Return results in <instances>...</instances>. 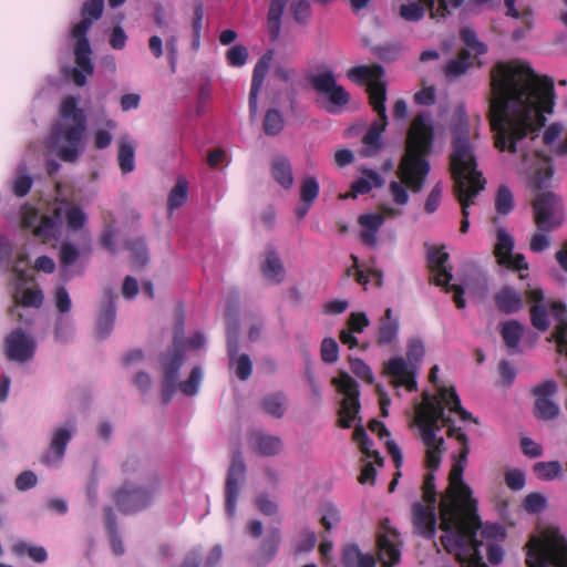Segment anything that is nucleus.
Masks as SVG:
<instances>
[{
    "label": "nucleus",
    "mask_w": 567,
    "mask_h": 567,
    "mask_svg": "<svg viewBox=\"0 0 567 567\" xmlns=\"http://www.w3.org/2000/svg\"><path fill=\"white\" fill-rule=\"evenodd\" d=\"M370 320L364 312H351L347 319V329L354 333H361L369 327Z\"/></svg>",
    "instance_id": "obj_62"
},
{
    "label": "nucleus",
    "mask_w": 567,
    "mask_h": 567,
    "mask_svg": "<svg viewBox=\"0 0 567 567\" xmlns=\"http://www.w3.org/2000/svg\"><path fill=\"white\" fill-rule=\"evenodd\" d=\"M135 144L127 138L118 141L117 163L122 174H128L135 168Z\"/></svg>",
    "instance_id": "obj_33"
},
{
    "label": "nucleus",
    "mask_w": 567,
    "mask_h": 567,
    "mask_svg": "<svg viewBox=\"0 0 567 567\" xmlns=\"http://www.w3.org/2000/svg\"><path fill=\"white\" fill-rule=\"evenodd\" d=\"M74 425L59 427L54 431L50 444V450L55 454L58 458H62L69 442L72 439Z\"/></svg>",
    "instance_id": "obj_36"
},
{
    "label": "nucleus",
    "mask_w": 567,
    "mask_h": 567,
    "mask_svg": "<svg viewBox=\"0 0 567 567\" xmlns=\"http://www.w3.org/2000/svg\"><path fill=\"white\" fill-rule=\"evenodd\" d=\"M234 364L236 368V375L239 380L246 381L250 378L252 373V363L248 354L243 353L238 357H236L230 363Z\"/></svg>",
    "instance_id": "obj_58"
},
{
    "label": "nucleus",
    "mask_w": 567,
    "mask_h": 567,
    "mask_svg": "<svg viewBox=\"0 0 567 567\" xmlns=\"http://www.w3.org/2000/svg\"><path fill=\"white\" fill-rule=\"evenodd\" d=\"M250 446L262 456H274L282 450V441L277 435L254 431L248 436Z\"/></svg>",
    "instance_id": "obj_22"
},
{
    "label": "nucleus",
    "mask_w": 567,
    "mask_h": 567,
    "mask_svg": "<svg viewBox=\"0 0 567 567\" xmlns=\"http://www.w3.org/2000/svg\"><path fill=\"white\" fill-rule=\"evenodd\" d=\"M80 257V250L71 243L61 244L59 251V260L63 270L72 266Z\"/></svg>",
    "instance_id": "obj_52"
},
{
    "label": "nucleus",
    "mask_w": 567,
    "mask_h": 567,
    "mask_svg": "<svg viewBox=\"0 0 567 567\" xmlns=\"http://www.w3.org/2000/svg\"><path fill=\"white\" fill-rule=\"evenodd\" d=\"M515 241L505 228L499 227L496 231V244L494 255L498 265L506 262L505 260L513 254Z\"/></svg>",
    "instance_id": "obj_34"
},
{
    "label": "nucleus",
    "mask_w": 567,
    "mask_h": 567,
    "mask_svg": "<svg viewBox=\"0 0 567 567\" xmlns=\"http://www.w3.org/2000/svg\"><path fill=\"white\" fill-rule=\"evenodd\" d=\"M467 447L462 452V461L449 474V487L440 503V528L445 532L441 544L453 554L461 567H488L482 558L477 532L482 522L477 514V502L472 498V489L463 481L467 463Z\"/></svg>",
    "instance_id": "obj_2"
},
{
    "label": "nucleus",
    "mask_w": 567,
    "mask_h": 567,
    "mask_svg": "<svg viewBox=\"0 0 567 567\" xmlns=\"http://www.w3.org/2000/svg\"><path fill=\"white\" fill-rule=\"evenodd\" d=\"M68 227L72 230H80L85 225L87 217L80 207H71L65 213Z\"/></svg>",
    "instance_id": "obj_60"
},
{
    "label": "nucleus",
    "mask_w": 567,
    "mask_h": 567,
    "mask_svg": "<svg viewBox=\"0 0 567 567\" xmlns=\"http://www.w3.org/2000/svg\"><path fill=\"white\" fill-rule=\"evenodd\" d=\"M460 38L467 48L475 52L476 55H483L487 52V45L478 40L476 31L473 28H462L460 30Z\"/></svg>",
    "instance_id": "obj_46"
},
{
    "label": "nucleus",
    "mask_w": 567,
    "mask_h": 567,
    "mask_svg": "<svg viewBox=\"0 0 567 567\" xmlns=\"http://www.w3.org/2000/svg\"><path fill=\"white\" fill-rule=\"evenodd\" d=\"M333 383L338 390L344 394L343 400H359V384L358 382L347 373H341L339 379H333Z\"/></svg>",
    "instance_id": "obj_44"
},
{
    "label": "nucleus",
    "mask_w": 567,
    "mask_h": 567,
    "mask_svg": "<svg viewBox=\"0 0 567 567\" xmlns=\"http://www.w3.org/2000/svg\"><path fill=\"white\" fill-rule=\"evenodd\" d=\"M184 362V354L179 349H174L166 362H164V379L177 382L179 369Z\"/></svg>",
    "instance_id": "obj_42"
},
{
    "label": "nucleus",
    "mask_w": 567,
    "mask_h": 567,
    "mask_svg": "<svg viewBox=\"0 0 567 567\" xmlns=\"http://www.w3.org/2000/svg\"><path fill=\"white\" fill-rule=\"evenodd\" d=\"M424 400H425V402L417 410L416 416L426 419L429 421L427 422L429 425L433 424L436 421H441V423L444 426L449 427L447 436L455 437L461 444V447L458 451V457L453 463L452 468H451V470H453L454 466L462 461L461 456H462V452L464 451V449L467 447V450H470V441H468L467 435L462 431L461 427H456V426L452 425L453 420L445 414L444 408H447L451 412L456 413L463 421H472V420L474 422H477V421L474 420L472 414L462 406L460 396L456 393V390L454 386L440 388L437 401L431 400L429 398V394H426V393L424 394ZM468 454H470V451H467V455ZM452 471H450V473Z\"/></svg>",
    "instance_id": "obj_6"
},
{
    "label": "nucleus",
    "mask_w": 567,
    "mask_h": 567,
    "mask_svg": "<svg viewBox=\"0 0 567 567\" xmlns=\"http://www.w3.org/2000/svg\"><path fill=\"white\" fill-rule=\"evenodd\" d=\"M37 349L34 338L21 328L11 331L4 340V352L10 361L25 363L33 359Z\"/></svg>",
    "instance_id": "obj_14"
},
{
    "label": "nucleus",
    "mask_w": 567,
    "mask_h": 567,
    "mask_svg": "<svg viewBox=\"0 0 567 567\" xmlns=\"http://www.w3.org/2000/svg\"><path fill=\"white\" fill-rule=\"evenodd\" d=\"M261 271L265 278L274 284H280L285 279L284 265L275 250H270L266 255V259L261 265Z\"/></svg>",
    "instance_id": "obj_31"
},
{
    "label": "nucleus",
    "mask_w": 567,
    "mask_h": 567,
    "mask_svg": "<svg viewBox=\"0 0 567 567\" xmlns=\"http://www.w3.org/2000/svg\"><path fill=\"white\" fill-rule=\"evenodd\" d=\"M285 126L284 116L277 109H269L264 117V132L269 136L281 133Z\"/></svg>",
    "instance_id": "obj_41"
},
{
    "label": "nucleus",
    "mask_w": 567,
    "mask_h": 567,
    "mask_svg": "<svg viewBox=\"0 0 567 567\" xmlns=\"http://www.w3.org/2000/svg\"><path fill=\"white\" fill-rule=\"evenodd\" d=\"M245 474L246 464L241 453L237 451L233 456L225 485L226 512L230 518H233L236 514L239 485L240 482L245 478Z\"/></svg>",
    "instance_id": "obj_16"
},
{
    "label": "nucleus",
    "mask_w": 567,
    "mask_h": 567,
    "mask_svg": "<svg viewBox=\"0 0 567 567\" xmlns=\"http://www.w3.org/2000/svg\"><path fill=\"white\" fill-rule=\"evenodd\" d=\"M426 419L416 416V424L421 432V440L425 445V466L431 470H439L442 462V453L444 439L437 436V432L441 431V421H436L429 425Z\"/></svg>",
    "instance_id": "obj_13"
},
{
    "label": "nucleus",
    "mask_w": 567,
    "mask_h": 567,
    "mask_svg": "<svg viewBox=\"0 0 567 567\" xmlns=\"http://www.w3.org/2000/svg\"><path fill=\"white\" fill-rule=\"evenodd\" d=\"M515 207L514 195L508 186L501 185L495 196V209L498 215L507 216Z\"/></svg>",
    "instance_id": "obj_38"
},
{
    "label": "nucleus",
    "mask_w": 567,
    "mask_h": 567,
    "mask_svg": "<svg viewBox=\"0 0 567 567\" xmlns=\"http://www.w3.org/2000/svg\"><path fill=\"white\" fill-rule=\"evenodd\" d=\"M62 220V210L60 207L54 208L51 215H43L39 224L33 228V235L43 241L55 238L58 228Z\"/></svg>",
    "instance_id": "obj_25"
},
{
    "label": "nucleus",
    "mask_w": 567,
    "mask_h": 567,
    "mask_svg": "<svg viewBox=\"0 0 567 567\" xmlns=\"http://www.w3.org/2000/svg\"><path fill=\"white\" fill-rule=\"evenodd\" d=\"M116 309L112 297L105 301L100 310L99 319L96 323V334L99 338H106L114 326Z\"/></svg>",
    "instance_id": "obj_29"
},
{
    "label": "nucleus",
    "mask_w": 567,
    "mask_h": 567,
    "mask_svg": "<svg viewBox=\"0 0 567 567\" xmlns=\"http://www.w3.org/2000/svg\"><path fill=\"white\" fill-rule=\"evenodd\" d=\"M321 360L326 363H334L339 359V346L333 338H324L320 347Z\"/></svg>",
    "instance_id": "obj_54"
},
{
    "label": "nucleus",
    "mask_w": 567,
    "mask_h": 567,
    "mask_svg": "<svg viewBox=\"0 0 567 567\" xmlns=\"http://www.w3.org/2000/svg\"><path fill=\"white\" fill-rule=\"evenodd\" d=\"M494 301L497 309L505 313H516L524 307L522 295L509 286L503 287L494 295Z\"/></svg>",
    "instance_id": "obj_24"
},
{
    "label": "nucleus",
    "mask_w": 567,
    "mask_h": 567,
    "mask_svg": "<svg viewBox=\"0 0 567 567\" xmlns=\"http://www.w3.org/2000/svg\"><path fill=\"white\" fill-rule=\"evenodd\" d=\"M320 190L319 182L315 176H306L300 185V202L313 204L318 198Z\"/></svg>",
    "instance_id": "obj_48"
},
{
    "label": "nucleus",
    "mask_w": 567,
    "mask_h": 567,
    "mask_svg": "<svg viewBox=\"0 0 567 567\" xmlns=\"http://www.w3.org/2000/svg\"><path fill=\"white\" fill-rule=\"evenodd\" d=\"M450 255L444 250V247H433L427 255V267L433 274L434 284L443 287L445 292H453V300L456 307L463 309L466 306L464 289L460 285H450L453 275L452 269L446 267Z\"/></svg>",
    "instance_id": "obj_12"
},
{
    "label": "nucleus",
    "mask_w": 567,
    "mask_h": 567,
    "mask_svg": "<svg viewBox=\"0 0 567 567\" xmlns=\"http://www.w3.org/2000/svg\"><path fill=\"white\" fill-rule=\"evenodd\" d=\"M547 506L546 497L540 493H530L526 495L523 502V507L527 513L538 514Z\"/></svg>",
    "instance_id": "obj_56"
},
{
    "label": "nucleus",
    "mask_w": 567,
    "mask_h": 567,
    "mask_svg": "<svg viewBox=\"0 0 567 567\" xmlns=\"http://www.w3.org/2000/svg\"><path fill=\"white\" fill-rule=\"evenodd\" d=\"M12 551L17 556L28 555L35 563H44L48 559V553L44 547L29 545L24 542L14 544Z\"/></svg>",
    "instance_id": "obj_43"
},
{
    "label": "nucleus",
    "mask_w": 567,
    "mask_h": 567,
    "mask_svg": "<svg viewBox=\"0 0 567 567\" xmlns=\"http://www.w3.org/2000/svg\"><path fill=\"white\" fill-rule=\"evenodd\" d=\"M274 52L272 50L267 51L256 63L252 78L250 92L248 97V109L251 117H255L258 111V95L261 91L266 74L269 70L270 63L272 61Z\"/></svg>",
    "instance_id": "obj_19"
},
{
    "label": "nucleus",
    "mask_w": 567,
    "mask_h": 567,
    "mask_svg": "<svg viewBox=\"0 0 567 567\" xmlns=\"http://www.w3.org/2000/svg\"><path fill=\"white\" fill-rule=\"evenodd\" d=\"M226 59L231 66H243L247 62L248 51L241 44L234 45L227 51Z\"/></svg>",
    "instance_id": "obj_61"
},
{
    "label": "nucleus",
    "mask_w": 567,
    "mask_h": 567,
    "mask_svg": "<svg viewBox=\"0 0 567 567\" xmlns=\"http://www.w3.org/2000/svg\"><path fill=\"white\" fill-rule=\"evenodd\" d=\"M260 406L267 415L281 419L287 410V398L282 392L270 393L260 400Z\"/></svg>",
    "instance_id": "obj_32"
},
{
    "label": "nucleus",
    "mask_w": 567,
    "mask_h": 567,
    "mask_svg": "<svg viewBox=\"0 0 567 567\" xmlns=\"http://www.w3.org/2000/svg\"><path fill=\"white\" fill-rule=\"evenodd\" d=\"M527 567H567V545L557 528L547 527L525 545Z\"/></svg>",
    "instance_id": "obj_8"
},
{
    "label": "nucleus",
    "mask_w": 567,
    "mask_h": 567,
    "mask_svg": "<svg viewBox=\"0 0 567 567\" xmlns=\"http://www.w3.org/2000/svg\"><path fill=\"white\" fill-rule=\"evenodd\" d=\"M524 333V326L517 320H508L501 329L502 339L508 349L509 354L520 352L519 342Z\"/></svg>",
    "instance_id": "obj_26"
},
{
    "label": "nucleus",
    "mask_w": 567,
    "mask_h": 567,
    "mask_svg": "<svg viewBox=\"0 0 567 567\" xmlns=\"http://www.w3.org/2000/svg\"><path fill=\"white\" fill-rule=\"evenodd\" d=\"M359 410V400H342L339 411V426L342 429H350L354 420L358 417Z\"/></svg>",
    "instance_id": "obj_37"
},
{
    "label": "nucleus",
    "mask_w": 567,
    "mask_h": 567,
    "mask_svg": "<svg viewBox=\"0 0 567 567\" xmlns=\"http://www.w3.org/2000/svg\"><path fill=\"white\" fill-rule=\"evenodd\" d=\"M398 538L396 530L388 527L386 522H383L377 537L378 558L382 567H392L400 563L401 551L396 546Z\"/></svg>",
    "instance_id": "obj_17"
},
{
    "label": "nucleus",
    "mask_w": 567,
    "mask_h": 567,
    "mask_svg": "<svg viewBox=\"0 0 567 567\" xmlns=\"http://www.w3.org/2000/svg\"><path fill=\"white\" fill-rule=\"evenodd\" d=\"M559 414V406L550 399L535 400V416L545 421L554 420Z\"/></svg>",
    "instance_id": "obj_50"
},
{
    "label": "nucleus",
    "mask_w": 567,
    "mask_h": 567,
    "mask_svg": "<svg viewBox=\"0 0 567 567\" xmlns=\"http://www.w3.org/2000/svg\"><path fill=\"white\" fill-rule=\"evenodd\" d=\"M525 297L530 303L529 317L532 326L545 332L550 327L549 311L556 320V327L553 332V338L556 340L558 347L566 348L567 355V306L561 300L546 299L545 292L542 288L528 289L525 291Z\"/></svg>",
    "instance_id": "obj_7"
},
{
    "label": "nucleus",
    "mask_w": 567,
    "mask_h": 567,
    "mask_svg": "<svg viewBox=\"0 0 567 567\" xmlns=\"http://www.w3.org/2000/svg\"><path fill=\"white\" fill-rule=\"evenodd\" d=\"M271 175L285 189H289L293 184L292 167L285 156L279 155L272 158Z\"/></svg>",
    "instance_id": "obj_28"
},
{
    "label": "nucleus",
    "mask_w": 567,
    "mask_h": 567,
    "mask_svg": "<svg viewBox=\"0 0 567 567\" xmlns=\"http://www.w3.org/2000/svg\"><path fill=\"white\" fill-rule=\"evenodd\" d=\"M534 223L538 230L550 233L564 221L561 199L553 192L537 194L533 202Z\"/></svg>",
    "instance_id": "obj_11"
},
{
    "label": "nucleus",
    "mask_w": 567,
    "mask_h": 567,
    "mask_svg": "<svg viewBox=\"0 0 567 567\" xmlns=\"http://www.w3.org/2000/svg\"><path fill=\"white\" fill-rule=\"evenodd\" d=\"M533 468L537 477L543 481H551L561 473V465L558 461L537 462Z\"/></svg>",
    "instance_id": "obj_49"
},
{
    "label": "nucleus",
    "mask_w": 567,
    "mask_h": 567,
    "mask_svg": "<svg viewBox=\"0 0 567 567\" xmlns=\"http://www.w3.org/2000/svg\"><path fill=\"white\" fill-rule=\"evenodd\" d=\"M425 9H427L426 6L421 1L402 4L400 7V16L405 21L416 22L424 17Z\"/></svg>",
    "instance_id": "obj_53"
},
{
    "label": "nucleus",
    "mask_w": 567,
    "mask_h": 567,
    "mask_svg": "<svg viewBox=\"0 0 567 567\" xmlns=\"http://www.w3.org/2000/svg\"><path fill=\"white\" fill-rule=\"evenodd\" d=\"M435 128L429 113H419L411 122L406 133L405 151L399 163L398 181H391L389 192L393 202L404 206L409 202L406 187L420 193L430 173L427 156L432 152Z\"/></svg>",
    "instance_id": "obj_3"
},
{
    "label": "nucleus",
    "mask_w": 567,
    "mask_h": 567,
    "mask_svg": "<svg viewBox=\"0 0 567 567\" xmlns=\"http://www.w3.org/2000/svg\"><path fill=\"white\" fill-rule=\"evenodd\" d=\"M361 555L357 544H347L342 549L341 561L343 567H355Z\"/></svg>",
    "instance_id": "obj_64"
},
{
    "label": "nucleus",
    "mask_w": 567,
    "mask_h": 567,
    "mask_svg": "<svg viewBox=\"0 0 567 567\" xmlns=\"http://www.w3.org/2000/svg\"><path fill=\"white\" fill-rule=\"evenodd\" d=\"M308 81L317 92L327 95L332 105L344 106L349 103L350 94L343 86L337 84L334 73L331 70L309 75Z\"/></svg>",
    "instance_id": "obj_15"
},
{
    "label": "nucleus",
    "mask_w": 567,
    "mask_h": 567,
    "mask_svg": "<svg viewBox=\"0 0 567 567\" xmlns=\"http://www.w3.org/2000/svg\"><path fill=\"white\" fill-rule=\"evenodd\" d=\"M291 13L296 22L303 24L311 16V7L309 1L299 0L291 4Z\"/></svg>",
    "instance_id": "obj_63"
},
{
    "label": "nucleus",
    "mask_w": 567,
    "mask_h": 567,
    "mask_svg": "<svg viewBox=\"0 0 567 567\" xmlns=\"http://www.w3.org/2000/svg\"><path fill=\"white\" fill-rule=\"evenodd\" d=\"M472 64L471 52L467 49H461L456 58L446 63L444 69L445 75L447 78H458L465 74Z\"/></svg>",
    "instance_id": "obj_35"
},
{
    "label": "nucleus",
    "mask_w": 567,
    "mask_h": 567,
    "mask_svg": "<svg viewBox=\"0 0 567 567\" xmlns=\"http://www.w3.org/2000/svg\"><path fill=\"white\" fill-rule=\"evenodd\" d=\"M414 532L425 539H434L436 534V513L434 504L416 502L412 506Z\"/></svg>",
    "instance_id": "obj_18"
},
{
    "label": "nucleus",
    "mask_w": 567,
    "mask_h": 567,
    "mask_svg": "<svg viewBox=\"0 0 567 567\" xmlns=\"http://www.w3.org/2000/svg\"><path fill=\"white\" fill-rule=\"evenodd\" d=\"M43 292L40 288H27L17 302L23 307L40 308L43 305Z\"/></svg>",
    "instance_id": "obj_55"
},
{
    "label": "nucleus",
    "mask_w": 567,
    "mask_h": 567,
    "mask_svg": "<svg viewBox=\"0 0 567 567\" xmlns=\"http://www.w3.org/2000/svg\"><path fill=\"white\" fill-rule=\"evenodd\" d=\"M159 480L156 475H148L138 483L126 482L117 489L113 499L117 508L124 514H135L147 508L159 491Z\"/></svg>",
    "instance_id": "obj_9"
},
{
    "label": "nucleus",
    "mask_w": 567,
    "mask_h": 567,
    "mask_svg": "<svg viewBox=\"0 0 567 567\" xmlns=\"http://www.w3.org/2000/svg\"><path fill=\"white\" fill-rule=\"evenodd\" d=\"M281 534L279 528H272L260 545L259 551L267 560L272 559L280 546Z\"/></svg>",
    "instance_id": "obj_45"
},
{
    "label": "nucleus",
    "mask_w": 567,
    "mask_h": 567,
    "mask_svg": "<svg viewBox=\"0 0 567 567\" xmlns=\"http://www.w3.org/2000/svg\"><path fill=\"white\" fill-rule=\"evenodd\" d=\"M384 181L378 172L373 169H364L363 176L352 183L351 194L348 196L355 198L359 194H368L372 187H381Z\"/></svg>",
    "instance_id": "obj_30"
},
{
    "label": "nucleus",
    "mask_w": 567,
    "mask_h": 567,
    "mask_svg": "<svg viewBox=\"0 0 567 567\" xmlns=\"http://www.w3.org/2000/svg\"><path fill=\"white\" fill-rule=\"evenodd\" d=\"M487 118L499 152L519 154L524 164L547 161L532 144L554 109L555 87L549 76H540L519 62H499L491 72Z\"/></svg>",
    "instance_id": "obj_1"
},
{
    "label": "nucleus",
    "mask_w": 567,
    "mask_h": 567,
    "mask_svg": "<svg viewBox=\"0 0 567 567\" xmlns=\"http://www.w3.org/2000/svg\"><path fill=\"white\" fill-rule=\"evenodd\" d=\"M317 540L318 539L315 532L308 528L302 529L295 546V555L311 551L316 547Z\"/></svg>",
    "instance_id": "obj_51"
},
{
    "label": "nucleus",
    "mask_w": 567,
    "mask_h": 567,
    "mask_svg": "<svg viewBox=\"0 0 567 567\" xmlns=\"http://www.w3.org/2000/svg\"><path fill=\"white\" fill-rule=\"evenodd\" d=\"M450 171L454 181V194L462 208L460 231L466 234L470 228L468 208L474 204L475 197L485 187L482 172L477 169L474 150L470 144L468 131L458 133L452 142L450 155Z\"/></svg>",
    "instance_id": "obj_4"
},
{
    "label": "nucleus",
    "mask_w": 567,
    "mask_h": 567,
    "mask_svg": "<svg viewBox=\"0 0 567 567\" xmlns=\"http://www.w3.org/2000/svg\"><path fill=\"white\" fill-rule=\"evenodd\" d=\"M187 194H188V183L185 178L179 177L177 179L176 185L169 192L168 200H167L168 209L175 210V209L182 207L187 199Z\"/></svg>",
    "instance_id": "obj_39"
},
{
    "label": "nucleus",
    "mask_w": 567,
    "mask_h": 567,
    "mask_svg": "<svg viewBox=\"0 0 567 567\" xmlns=\"http://www.w3.org/2000/svg\"><path fill=\"white\" fill-rule=\"evenodd\" d=\"M86 116L78 106L75 96H65L59 109V121L52 125L49 143L56 156L65 163H74L83 153Z\"/></svg>",
    "instance_id": "obj_5"
},
{
    "label": "nucleus",
    "mask_w": 567,
    "mask_h": 567,
    "mask_svg": "<svg viewBox=\"0 0 567 567\" xmlns=\"http://www.w3.org/2000/svg\"><path fill=\"white\" fill-rule=\"evenodd\" d=\"M399 330V319L393 317V310L391 308H386L378 324V346L383 347L392 344L398 339Z\"/></svg>",
    "instance_id": "obj_23"
},
{
    "label": "nucleus",
    "mask_w": 567,
    "mask_h": 567,
    "mask_svg": "<svg viewBox=\"0 0 567 567\" xmlns=\"http://www.w3.org/2000/svg\"><path fill=\"white\" fill-rule=\"evenodd\" d=\"M289 0H271L267 14V30L271 41H277L281 31V17Z\"/></svg>",
    "instance_id": "obj_27"
},
{
    "label": "nucleus",
    "mask_w": 567,
    "mask_h": 567,
    "mask_svg": "<svg viewBox=\"0 0 567 567\" xmlns=\"http://www.w3.org/2000/svg\"><path fill=\"white\" fill-rule=\"evenodd\" d=\"M388 126V120H379L372 122L368 132L362 137L363 147L360 152L361 157L369 158L377 156L382 147V133Z\"/></svg>",
    "instance_id": "obj_21"
},
{
    "label": "nucleus",
    "mask_w": 567,
    "mask_h": 567,
    "mask_svg": "<svg viewBox=\"0 0 567 567\" xmlns=\"http://www.w3.org/2000/svg\"><path fill=\"white\" fill-rule=\"evenodd\" d=\"M384 75L382 65L375 63L371 65H358L348 71V78L358 83H368L369 104L372 110L378 114L379 120H388L385 101H386V85L381 79Z\"/></svg>",
    "instance_id": "obj_10"
},
{
    "label": "nucleus",
    "mask_w": 567,
    "mask_h": 567,
    "mask_svg": "<svg viewBox=\"0 0 567 567\" xmlns=\"http://www.w3.org/2000/svg\"><path fill=\"white\" fill-rule=\"evenodd\" d=\"M320 523L327 532L331 530L333 526H337L341 522V513L339 508L331 502L324 503L320 507Z\"/></svg>",
    "instance_id": "obj_47"
},
{
    "label": "nucleus",
    "mask_w": 567,
    "mask_h": 567,
    "mask_svg": "<svg viewBox=\"0 0 567 567\" xmlns=\"http://www.w3.org/2000/svg\"><path fill=\"white\" fill-rule=\"evenodd\" d=\"M384 371L393 378L394 386H404L410 392L416 390L415 373L403 358L390 359L384 367Z\"/></svg>",
    "instance_id": "obj_20"
},
{
    "label": "nucleus",
    "mask_w": 567,
    "mask_h": 567,
    "mask_svg": "<svg viewBox=\"0 0 567 567\" xmlns=\"http://www.w3.org/2000/svg\"><path fill=\"white\" fill-rule=\"evenodd\" d=\"M429 472L424 475L422 485L423 501L427 504H436V488H435V475L436 470L427 468Z\"/></svg>",
    "instance_id": "obj_57"
},
{
    "label": "nucleus",
    "mask_w": 567,
    "mask_h": 567,
    "mask_svg": "<svg viewBox=\"0 0 567 567\" xmlns=\"http://www.w3.org/2000/svg\"><path fill=\"white\" fill-rule=\"evenodd\" d=\"M131 250V261L135 269H142L148 261V252L143 239H135L126 244Z\"/></svg>",
    "instance_id": "obj_40"
},
{
    "label": "nucleus",
    "mask_w": 567,
    "mask_h": 567,
    "mask_svg": "<svg viewBox=\"0 0 567 567\" xmlns=\"http://www.w3.org/2000/svg\"><path fill=\"white\" fill-rule=\"evenodd\" d=\"M202 379V370L198 367L193 368L188 379L178 383L179 390L186 395H195Z\"/></svg>",
    "instance_id": "obj_59"
}]
</instances>
